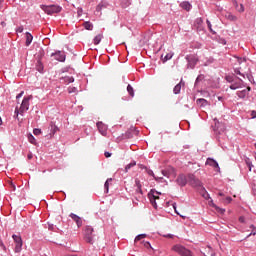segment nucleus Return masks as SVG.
I'll return each instance as SVG.
<instances>
[{
	"instance_id": "1",
	"label": "nucleus",
	"mask_w": 256,
	"mask_h": 256,
	"mask_svg": "<svg viewBox=\"0 0 256 256\" xmlns=\"http://www.w3.org/2000/svg\"><path fill=\"white\" fill-rule=\"evenodd\" d=\"M33 99V96H28L25 97L20 105V107H16L15 109V115H16V119H19V115H23L24 113H27V111H29V101Z\"/></svg>"
},
{
	"instance_id": "2",
	"label": "nucleus",
	"mask_w": 256,
	"mask_h": 256,
	"mask_svg": "<svg viewBox=\"0 0 256 256\" xmlns=\"http://www.w3.org/2000/svg\"><path fill=\"white\" fill-rule=\"evenodd\" d=\"M42 11L46 12L47 15H55V13H61V6L59 5H41Z\"/></svg>"
},
{
	"instance_id": "3",
	"label": "nucleus",
	"mask_w": 256,
	"mask_h": 256,
	"mask_svg": "<svg viewBox=\"0 0 256 256\" xmlns=\"http://www.w3.org/2000/svg\"><path fill=\"white\" fill-rule=\"evenodd\" d=\"M172 251L175 253H178L180 256H193V253L190 252L189 249L185 248L184 246H181L179 244H176L172 247Z\"/></svg>"
},
{
	"instance_id": "4",
	"label": "nucleus",
	"mask_w": 256,
	"mask_h": 256,
	"mask_svg": "<svg viewBox=\"0 0 256 256\" xmlns=\"http://www.w3.org/2000/svg\"><path fill=\"white\" fill-rule=\"evenodd\" d=\"M159 195H161V193L157 192L155 190H151L148 193L149 201H150L151 205L154 207V209H157V201L159 199Z\"/></svg>"
},
{
	"instance_id": "5",
	"label": "nucleus",
	"mask_w": 256,
	"mask_h": 256,
	"mask_svg": "<svg viewBox=\"0 0 256 256\" xmlns=\"http://www.w3.org/2000/svg\"><path fill=\"white\" fill-rule=\"evenodd\" d=\"M84 239L86 243L93 244V227L91 226H86L84 230Z\"/></svg>"
},
{
	"instance_id": "6",
	"label": "nucleus",
	"mask_w": 256,
	"mask_h": 256,
	"mask_svg": "<svg viewBox=\"0 0 256 256\" xmlns=\"http://www.w3.org/2000/svg\"><path fill=\"white\" fill-rule=\"evenodd\" d=\"M12 239H14L15 245V253H21V249L23 247V240L21 239V236L19 235H13Z\"/></svg>"
},
{
	"instance_id": "7",
	"label": "nucleus",
	"mask_w": 256,
	"mask_h": 256,
	"mask_svg": "<svg viewBox=\"0 0 256 256\" xmlns=\"http://www.w3.org/2000/svg\"><path fill=\"white\" fill-rule=\"evenodd\" d=\"M162 175L164 177H173V178H175L177 176V173L175 172V168H173L172 166H168L164 170H162Z\"/></svg>"
},
{
	"instance_id": "8",
	"label": "nucleus",
	"mask_w": 256,
	"mask_h": 256,
	"mask_svg": "<svg viewBox=\"0 0 256 256\" xmlns=\"http://www.w3.org/2000/svg\"><path fill=\"white\" fill-rule=\"evenodd\" d=\"M188 181L192 185V187H201L202 183L199 179L195 177L193 174H188Z\"/></svg>"
},
{
	"instance_id": "9",
	"label": "nucleus",
	"mask_w": 256,
	"mask_h": 256,
	"mask_svg": "<svg viewBox=\"0 0 256 256\" xmlns=\"http://www.w3.org/2000/svg\"><path fill=\"white\" fill-rule=\"evenodd\" d=\"M186 59L188 61V66L190 67V69H195V66L199 62V58H197V56H188L186 57Z\"/></svg>"
},
{
	"instance_id": "10",
	"label": "nucleus",
	"mask_w": 256,
	"mask_h": 256,
	"mask_svg": "<svg viewBox=\"0 0 256 256\" xmlns=\"http://www.w3.org/2000/svg\"><path fill=\"white\" fill-rule=\"evenodd\" d=\"M51 57H54V59H56V61H60L61 63L65 62V53L61 52V51H57L55 53L51 54Z\"/></svg>"
},
{
	"instance_id": "11",
	"label": "nucleus",
	"mask_w": 256,
	"mask_h": 256,
	"mask_svg": "<svg viewBox=\"0 0 256 256\" xmlns=\"http://www.w3.org/2000/svg\"><path fill=\"white\" fill-rule=\"evenodd\" d=\"M96 125L99 133L105 137V135H107V125H105L103 122H98Z\"/></svg>"
},
{
	"instance_id": "12",
	"label": "nucleus",
	"mask_w": 256,
	"mask_h": 256,
	"mask_svg": "<svg viewBox=\"0 0 256 256\" xmlns=\"http://www.w3.org/2000/svg\"><path fill=\"white\" fill-rule=\"evenodd\" d=\"M177 183L180 185V187H185L187 185V176L180 174L177 178Z\"/></svg>"
},
{
	"instance_id": "13",
	"label": "nucleus",
	"mask_w": 256,
	"mask_h": 256,
	"mask_svg": "<svg viewBox=\"0 0 256 256\" xmlns=\"http://www.w3.org/2000/svg\"><path fill=\"white\" fill-rule=\"evenodd\" d=\"M70 217L76 222L77 227H81L83 225V219L78 215L71 213Z\"/></svg>"
},
{
	"instance_id": "14",
	"label": "nucleus",
	"mask_w": 256,
	"mask_h": 256,
	"mask_svg": "<svg viewBox=\"0 0 256 256\" xmlns=\"http://www.w3.org/2000/svg\"><path fill=\"white\" fill-rule=\"evenodd\" d=\"M57 131H59V127H57V125H55V123L51 122L50 123V139L54 137L55 133H57Z\"/></svg>"
},
{
	"instance_id": "15",
	"label": "nucleus",
	"mask_w": 256,
	"mask_h": 256,
	"mask_svg": "<svg viewBox=\"0 0 256 256\" xmlns=\"http://www.w3.org/2000/svg\"><path fill=\"white\" fill-rule=\"evenodd\" d=\"M249 91H251V87L248 86L247 89L237 92V95L240 99H245L246 95H249Z\"/></svg>"
},
{
	"instance_id": "16",
	"label": "nucleus",
	"mask_w": 256,
	"mask_h": 256,
	"mask_svg": "<svg viewBox=\"0 0 256 256\" xmlns=\"http://www.w3.org/2000/svg\"><path fill=\"white\" fill-rule=\"evenodd\" d=\"M135 185H136V187H137V189H136V193H139L140 195H143V190L141 189V180H139V179H135Z\"/></svg>"
},
{
	"instance_id": "17",
	"label": "nucleus",
	"mask_w": 256,
	"mask_h": 256,
	"mask_svg": "<svg viewBox=\"0 0 256 256\" xmlns=\"http://www.w3.org/2000/svg\"><path fill=\"white\" fill-rule=\"evenodd\" d=\"M180 7L182 9H184L185 11H191V3H189L188 1H184L180 4Z\"/></svg>"
},
{
	"instance_id": "18",
	"label": "nucleus",
	"mask_w": 256,
	"mask_h": 256,
	"mask_svg": "<svg viewBox=\"0 0 256 256\" xmlns=\"http://www.w3.org/2000/svg\"><path fill=\"white\" fill-rule=\"evenodd\" d=\"M224 17L228 19V21H237V16L233 15L231 12H226Z\"/></svg>"
},
{
	"instance_id": "19",
	"label": "nucleus",
	"mask_w": 256,
	"mask_h": 256,
	"mask_svg": "<svg viewBox=\"0 0 256 256\" xmlns=\"http://www.w3.org/2000/svg\"><path fill=\"white\" fill-rule=\"evenodd\" d=\"M33 43V35L31 33L26 32V47H29Z\"/></svg>"
},
{
	"instance_id": "20",
	"label": "nucleus",
	"mask_w": 256,
	"mask_h": 256,
	"mask_svg": "<svg viewBox=\"0 0 256 256\" xmlns=\"http://www.w3.org/2000/svg\"><path fill=\"white\" fill-rule=\"evenodd\" d=\"M197 105H199V107H207L208 102L207 100L203 99V98H199L196 100Z\"/></svg>"
},
{
	"instance_id": "21",
	"label": "nucleus",
	"mask_w": 256,
	"mask_h": 256,
	"mask_svg": "<svg viewBox=\"0 0 256 256\" xmlns=\"http://www.w3.org/2000/svg\"><path fill=\"white\" fill-rule=\"evenodd\" d=\"M211 207H214V209L217 211V213H220V215H223L225 213V209L218 207L213 203V201L210 202Z\"/></svg>"
},
{
	"instance_id": "22",
	"label": "nucleus",
	"mask_w": 256,
	"mask_h": 256,
	"mask_svg": "<svg viewBox=\"0 0 256 256\" xmlns=\"http://www.w3.org/2000/svg\"><path fill=\"white\" fill-rule=\"evenodd\" d=\"M36 70L39 73H43L44 66H43V62H41V60H38L37 63H36Z\"/></svg>"
},
{
	"instance_id": "23",
	"label": "nucleus",
	"mask_w": 256,
	"mask_h": 256,
	"mask_svg": "<svg viewBox=\"0 0 256 256\" xmlns=\"http://www.w3.org/2000/svg\"><path fill=\"white\" fill-rule=\"evenodd\" d=\"M83 27L87 30V31H93V24L89 21H86L83 23Z\"/></svg>"
},
{
	"instance_id": "24",
	"label": "nucleus",
	"mask_w": 256,
	"mask_h": 256,
	"mask_svg": "<svg viewBox=\"0 0 256 256\" xmlns=\"http://www.w3.org/2000/svg\"><path fill=\"white\" fill-rule=\"evenodd\" d=\"M207 165H212V167H219V164L217 163V161L209 158L207 161H206Z\"/></svg>"
},
{
	"instance_id": "25",
	"label": "nucleus",
	"mask_w": 256,
	"mask_h": 256,
	"mask_svg": "<svg viewBox=\"0 0 256 256\" xmlns=\"http://www.w3.org/2000/svg\"><path fill=\"white\" fill-rule=\"evenodd\" d=\"M173 93L175 95H179V93H181V83L177 84L174 89H173Z\"/></svg>"
},
{
	"instance_id": "26",
	"label": "nucleus",
	"mask_w": 256,
	"mask_h": 256,
	"mask_svg": "<svg viewBox=\"0 0 256 256\" xmlns=\"http://www.w3.org/2000/svg\"><path fill=\"white\" fill-rule=\"evenodd\" d=\"M101 39H103V35L99 34V35L95 36L94 45H99V43H101Z\"/></svg>"
},
{
	"instance_id": "27",
	"label": "nucleus",
	"mask_w": 256,
	"mask_h": 256,
	"mask_svg": "<svg viewBox=\"0 0 256 256\" xmlns=\"http://www.w3.org/2000/svg\"><path fill=\"white\" fill-rule=\"evenodd\" d=\"M28 141L29 143H31L32 145H37V140L35 139L34 136H32V134L28 135Z\"/></svg>"
},
{
	"instance_id": "28",
	"label": "nucleus",
	"mask_w": 256,
	"mask_h": 256,
	"mask_svg": "<svg viewBox=\"0 0 256 256\" xmlns=\"http://www.w3.org/2000/svg\"><path fill=\"white\" fill-rule=\"evenodd\" d=\"M127 91L131 97H135V92L133 91V86L130 84L127 86Z\"/></svg>"
},
{
	"instance_id": "29",
	"label": "nucleus",
	"mask_w": 256,
	"mask_h": 256,
	"mask_svg": "<svg viewBox=\"0 0 256 256\" xmlns=\"http://www.w3.org/2000/svg\"><path fill=\"white\" fill-rule=\"evenodd\" d=\"M111 181H113V179L108 178L104 184V187L106 189V193H109V183H111Z\"/></svg>"
},
{
	"instance_id": "30",
	"label": "nucleus",
	"mask_w": 256,
	"mask_h": 256,
	"mask_svg": "<svg viewBox=\"0 0 256 256\" xmlns=\"http://www.w3.org/2000/svg\"><path fill=\"white\" fill-rule=\"evenodd\" d=\"M135 165H137V162H131L130 164L126 165L125 167L126 173L127 171H129V169H131V167H135Z\"/></svg>"
},
{
	"instance_id": "31",
	"label": "nucleus",
	"mask_w": 256,
	"mask_h": 256,
	"mask_svg": "<svg viewBox=\"0 0 256 256\" xmlns=\"http://www.w3.org/2000/svg\"><path fill=\"white\" fill-rule=\"evenodd\" d=\"M173 58V53H168L164 56L163 61L165 63V61H169V59Z\"/></svg>"
},
{
	"instance_id": "32",
	"label": "nucleus",
	"mask_w": 256,
	"mask_h": 256,
	"mask_svg": "<svg viewBox=\"0 0 256 256\" xmlns=\"http://www.w3.org/2000/svg\"><path fill=\"white\" fill-rule=\"evenodd\" d=\"M145 237H147L146 234H140L135 238V243H137V241H141V239H145Z\"/></svg>"
},
{
	"instance_id": "33",
	"label": "nucleus",
	"mask_w": 256,
	"mask_h": 256,
	"mask_svg": "<svg viewBox=\"0 0 256 256\" xmlns=\"http://www.w3.org/2000/svg\"><path fill=\"white\" fill-rule=\"evenodd\" d=\"M202 190H203V194H202V197H204L206 200H208V199H210V197H209V193L207 192V190H205L204 188H202Z\"/></svg>"
},
{
	"instance_id": "34",
	"label": "nucleus",
	"mask_w": 256,
	"mask_h": 256,
	"mask_svg": "<svg viewBox=\"0 0 256 256\" xmlns=\"http://www.w3.org/2000/svg\"><path fill=\"white\" fill-rule=\"evenodd\" d=\"M68 93H77V88L76 87H73V86H70L68 88Z\"/></svg>"
},
{
	"instance_id": "35",
	"label": "nucleus",
	"mask_w": 256,
	"mask_h": 256,
	"mask_svg": "<svg viewBox=\"0 0 256 256\" xmlns=\"http://www.w3.org/2000/svg\"><path fill=\"white\" fill-rule=\"evenodd\" d=\"M33 134H34V135H41V129L35 128V129L33 130Z\"/></svg>"
},
{
	"instance_id": "36",
	"label": "nucleus",
	"mask_w": 256,
	"mask_h": 256,
	"mask_svg": "<svg viewBox=\"0 0 256 256\" xmlns=\"http://www.w3.org/2000/svg\"><path fill=\"white\" fill-rule=\"evenodd\" d=\"M23 31H24L23 26H18V27L16 28V33H23Z\"/></svg>"
},
{
	"instance_id": "37",
	"label": "nucleus",
	"mask_w": 256,
	"mask_h": 256,
	"mask_svg": "<svg viewBox=\"0 0 256 256\" xmlns=\"http://www.w3.org/2000/svg\"><path fill=\"white\" fill-rule=\"evenodd\" d=\"M239 84H232L230 85V89H232L233 91H235V89H239Z\"/></svg>"
},
{
	"instance_id": "38",
	"label": "nucleus",
	"mask_w": 256,
	"mask_h": 256,
	"mask_svg": "<svg viewBox=\"0 0 256 256\" xmlns=\"http://www.w3.org/2000/svg\"><path fill=\"white\" fill-rule=\"evenodd\" d=\"M142 245L146 247V249H149L151 247V243L145 241L142 242Z\"/></svg>"
},
{
	"instance_id": "39",
	"label": "nucleus",
	"mask_w": 256,
	"mask_h": 256,
	"mask_svg": "<svg viewBox=\"0 0 256 256\" xmlns=\"http://www.w3.org/2000/svg\"><path fill=\"white\" fill-rule=\"evenodd\" d=\"M239 13H243L245 11V6L243 4H240V8H238Z\"/></svg>"
},
{
	"instance_id": "40",
	"label": "nucleus",
	"mask_w": 256,
	"mask_h": 256,
	"mask_svg": "<svg viewBox=\"0 0 256 256\" xmlns=\"http://www.w3.org/2000/svg\"><path fill=\"white\" fill-rule=\"evenodd\" d=\"M77 13L78 17H81L83 15V8H78Z\"/></svg>"
},
{
	"instance_id": "41",
	"label": "nucleus",
	"mask_w": 256,
	"mask_h": 256,
	"mask_svg": "<svg viewBox=\"0 0 256 256\" xmlns=\"http://www.w3.org/2000/svg\"><path fill=\"white\" fill-rule=\"evenodd\" d=\"M196 23H197V25H202V24H203V19L198 18V19L196 20Z\"/></svg>"
},
{
	"instance_id": "42",
	"label": "nucleus",
	"mask_w": 256,
	"mask_h": 256,
	"mask_svg": "<svg viewBox=\"0 0 256 256\" xmlns=\"http://www.w3.org/2000/svg\"><path fill=\"white\" fill-rule=\"evenodd\" d=\"M25 92H20L17 96H16V99H21V97H23V94H24Z\"/></svg>"
},
{
	"instance_id": "43",
	"label": "nucleus",
	"mask_w": 256,
	"mask_h": 256,
	"mask_svg": "<svg viewBox=\"0 0 256 256\" xmlns=\"http://www.w3.org/2000/svg\"><path fill=\"white\" fill-rule=\"evenodd\" d=\"M251 117H252V119H256V111L255 110H253L251 112Z\"/></svg>"
},
{
	"instance_id": "44",
	"label": "nucleus",
	"mask_w": 256,
	"mask_h": 256,
	"mask_svg": "<svg viewBox=\"0 0 256 256\" xmlns=\"http://www.w3.org/2000/svg\"><path fill=\"white\" fill-rule=\"evenodd\" d=\"M235 73L237 75H242V77H245V75L241 74V71L239 69H235Z\"/></svg>"
},
{
	"instance_id": "45",
	"label": "nucleus",
	"mask_w": 256,
	"mask_h": 256,
	"mask_svg": "<svg viewBox=\"0 0 256 256\" xmlns=\"http://www.w3.org/2000/svg\"><path fill=\"white\" fill-rule=\"evenodd\" d=\"M206 23H207L208 29H209L210 31H212V29H211V22H210L209 20H207Z\"/></svg>"
},
{
	"instance_id": "46",
	"label": "nucleus",
	"mask_w": 256,
	"mask_h": 256,
	"mask_svg": "<svg viewBox=\"0 0 256 256\" xmlns=\"http://www.w3.org/2000/svg\"><path fill=\"white\" fill-rule=\"evenodd\" d=\"M27 158H28L29 160L33 159V153L29 152L28 155H27Z\"/></svg>"
},
{
	"instance_id": "47",
	"label": "nucleus",
	"mask_w": 256,
	"mask_h": 256,
	"mask_svg": "<svg viewBox=\"0 0 256 256\" xmlns=\"http://www.w3.org/2000/svg\"><path fill=\"white\" fill-rule=\"evenodd\" d=\"M147 173H148V175H151L152 177H155V174L153 173V170H148Z\"/></svg>"
},
{
	"instance_id": "48",
	"label": "nucleus",
	"mask_w": 256,
	"mask_h": 256,
	"mask_svg": "<svg viewBox=\"0 0 256 256\" xmlns=\"http://www.w3.org/2000/svg\"><path fill=\"white\" fill-rule=\"evenodd\" d=\"M104 155H105V157H106L107 159H109V157H111V153H110V152H105Z\"/></svg>"
},
{
	"instance_id": "49",
	"label": "nucleus",
	"mask_w": 256,
	"mask_h": 256,
	"mask_svg": "<svg viewBox=\"0 0 256 256\" xmlns=\"http://www.w3.org/2000/svg\"><path fill=\"white\" fill-rule=\"evenodd\" d=\"M239 221H240V223H245V217L241 216V217L239 218Z\"/></svg>"
},
{
	"instance_id": "50",
	"label": "nucleus",
	"mask_w": 256,
	"mask_h": 256,
	"mask_svg": "<svg viewBox=\"0 0 256 256\" xmlns=\"http://www.w3.org/2000/svg\"><path fill=\"white\" fill-rule=\"evenodd\" d=\"M201 79H203V76H198L196 79V83H199V81H201Z\"/></svg>"
},
{
	"instance_id": "51",
	"label": "nucleus",
	"mask_w": 256,
	"mask_h": 256,
	"mask_svg": "<svg viewBox=\"0 0 256 256\" xmlns=\"http://www.w3.org/2000/svg\"><path fill=\"white\" fill-rule=\"evenodd\" d=\"M101 7H103V5L99 4L96 8V11H100L101 10Z\"/></svg>"
},
{
	"instance_id": "52",
	"label": "nucleus",
	"mask_w": 256,
	"mask_h": 256,
	"mask_svg": "<svg viewBox=\"0 0 256 256\" xmlns=\"http://www.w3.org/2000/svg\"><path fill=\"white\" fill-rule=\"evenodd\" d=\"M247 165L249 167V171H251V167H253V165L251 164V162H247Z\"/></svg>"
},
{
	"instance_id": "53",
	"label": "nucleus",
	"mask_w": 256,
	"mask_h": 256,
	"mask_svg": "<svg viewBox=\"0 0 256 256\" xmlns=\"http://www.w3.org/2000/svg\"><path fill=\"white\" fill-rule=\"evenodd\" d=\"M251 235L255 236V235H256V232H255V231H252V232L248 235V237H251Z\"/></svg>"
},
{
	"instance_id": "54",
	"label": "nucleus",
	"mask_w": 256,
	"mask_h": 256,
	"mask_svg": "<svg viewBox=\"0 0 256 256\" xmlns=\"http://www.w3.org/2000/svg\"><path fill=\"white\" fill-rule=\"evenodd\" d=\"M175 213H177V215H179V212H177V207L175 206V204L173 205Z\"/></svg>"
},
{
	"instance_id": "55",
	"label": "nucleus",
	"mask_w": 256,
	"mask_h": 256,
	"mask_svg": "<svg viewBox=\"0 0 256 256\" xmlns=\"http://www.w3.org/2000/svg\"><path fill=\"white\" fill-rule=\"evenodd\" d=\"M0 247H3V249H6L5 244H3V242H1V241H0Z\"/></svg>"
},
{
	"instance_id": "56",
	"label": "nucleus",
	"mask_w": 256,
	"mask_h": 256,
	"mask_svg": "<svg viewBox=\"0 0 256 256\" xmlns=\"http://www.w3.org/2000/svg\"><path fill=\"white\" fill-rule=\"evenodd\" d=\"M75 81L73 78H69V83H73Z\"/></svg>"
},
{
	"instance_id": "57",
	"label": "nucleus",
	"mask_w": 256,
	"mask_h": 256,
	"mask_svg": "<svg viewBox=\"0 0 256 256\" xmlns=\"http://www.w3.org/2000/svg\"><path fill=\"white\" fill-rule=\"evenodd\" d=\"M227 201H228V203H231V201H232L231 197H228Z\"/></svg>"
},
{
	"instance_id": "58",
	"label": "nucleus",
	"mask_w": 256,
	"mask_h": 256,
	"mask_svg": "<svg viewBox=\"0 0 256 256\" xmlns=\"http://www.w3.org/2000/svg\"><path fill=\"white\" fill-rule=\"evenodd\" d=\"M3 124V120L1 119V117H0V125H2Z\"/></svg>"
},
{
	"instance_id": "59",
	"label": "nucleus",
	"mask_w": 256,
	"mask_h": 256,
	"mask_svg": "<svg viewBox=\"0 0 256 256\" xmlns=\"http://www.w3.org/2000/svg\"><path fill=\"white\" fill-rule=\"evenodd\" d=\"M167 237L173 238V235L169 234V235H167Z\"/></svg>"
},
{
	"instance_id": "60",
	"label": "nucleus",
	"mask_w": 256,
	"mask_h": 256,
	"mask_svg": "<svg viewBox=\"0 0 256 256\" xmlns=\"http://www.w3.org/2000/svg\"><path fill=\"white\" fill-rule=\"evenodd\" d=\"M219 195H220V197H223V193L220 192Z\"/></svg>"
},
{
	"instance_id": "61",
	"label": "nucleus",
	"mask_w": 256,
	"mask_h": 256,
	"mask_svg": "<svg viewBox=\"0 0 256 256\" xmlns=\"http://www.w3.org/2000/svg\"><path fill=\"white\" fill-rule=\"evenodd\" d=\"M123 1H124V3H128L129 0H123Z\"/></svg>"
},
{
	"instance_id": "62",
	"label": "nucleus",
	"mask_w": 256,
	"mask_h": 256,
	"mask_svg": "<svg viewBox=\"0 0 256 256\" xmlns=\"http://www.w3.org/2000/svg\"><path fill=\"white\" fill-rule=\"evenodd\" d=\"M219 101H221V99H223L222 97H218Z\"/></svg>"
},
{
	"instance_id": "63",
	"label": "nucleus",
	"mask_w": 256,
	"mask_h": 256,
	"mask_svg": "<svg viewBox=\"0 0 256 256\" xmlns=\"http://www.w3.org/2000/svg\"><path fill=\"white\" fill-rule=\"evenodd\" d=\"M214 121H215V125H217V119H215Z\"/></svg>"
},
{
	"instance_id": "64",
	"label": "nucleus",
	"mask_w": 256,
	"mask_h": 256,
	"mask_svg": "<svg viewBox=\"0 0 256 256\" xmlns=\"http://www.w3.org/2000/svg\"><path fill=\"white\" fill-rule=\"evenodd\" d=\"M0 3H3V0H0Z\"/></svg>"
}]
</instances>
